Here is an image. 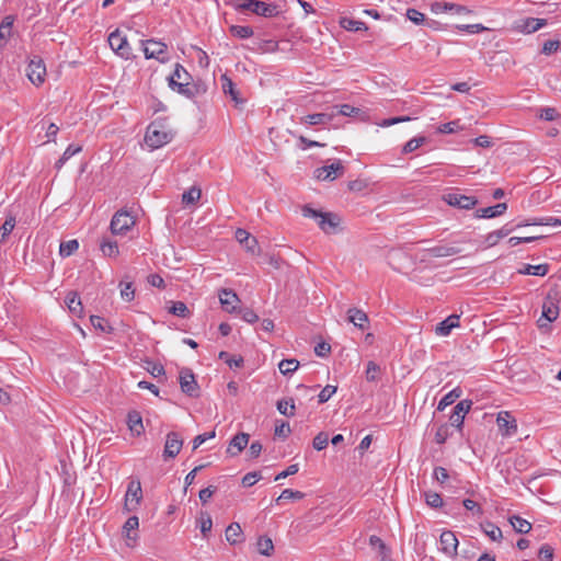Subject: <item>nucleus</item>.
Wrapping results in <instances>:
<instances>
[{
	"mask_svg": "<svg viewBox=\"0 0 561 561\" xmlns=\"http://www.w3.org/2000/svg\"><path fill=\"white\" fill-rule=\"evenodd\" d=\"M107 42L112 50L121 58L125 60L135 58L127 37L123 35L118 28L110 33Z\"/></svg>",
	"mask_w": 561,
	"mask_h": 561,
	"instance_id": "7ed1b4c3",
	"label": "nucleus"
},
{
	"mask_svg": "<svg viewBox=\"0 0 561 561\" xmlns=\"http://www.w3.org/2000/svg\"><path fill=\"white\" fill-rule=\"evenodd\" d=\"M335 107L337 108L336 114H340L343 116L355 117L360 113V110L358 107H355L351 104H342V105H339Z\"/></svg>",
	"mask_w": 561,
	"mask_h": 561,
	"instance_id": "13d9d810",
	"label": "nucleus"
},
{
	"mask_svg": "<svg viewBox=\"0 0 561 561\" xmlns=\"http://www.w3.org/2000/svg\"><path fill=\"white\" fill-rule=\"evenodd\" d=\"M548 272H549L548 264H538V265L525 264L524 267L519 270L520 274L535 275V276H545V275H547Z\"/></svg>",
	"mask_w": 561,
	"mask_h": 561,
	"instance_id": "473e14b6",
	"label": "nucleus"
},
{
	"mask_svg": "<svg viewBox=\"0 0 561 561\" xmlns=\"http://www.w3.org/2000/svg\"><path fill=\"white\" fill-rule=\"evenodd\" d=\"M405 15L411 22H413L416 25L423 24L426 20L425 15L414 8L408 9Z\"/></svg>",
	"mask_w": 561,
	"mask_h": 561,
	"instance_id": "052dcab7",
	"label": "nucleus"
},
{
	"mask_svg": "<svg viewBox=\"0 0 561 561\" xmlns=\"http://www.w3.org/2000/svg\"><path fill=\"white\" fill-rule=\"evenodd\" d=\"M305 494L300 491H294L291 489H285L280 495L276 499V503H279L282 500H301Z\"/></svg>",
	"mask_w": 561,
	"mask_h": 561,
	"instance_id": "e2e57ef3",
	"label": "nucleus"
},
{
	"mask_svg": "<svg viewBox=\"0 0 561 561\" xmlns=\"http://www.w3.org/2000/svg\"><path fill=\"white\" fill-rule=\"evenodd\" d=\"M142 500L141 483L138 479H131L128 482L127 490L125 493L124 510L126 512H133L138 508Z\"/></svg>",
	"mask_w": 561,
	"mask_h": 561,
	"instance_id": "423d86ee",
	"label": "nucleus"
},
{
	"mask_svg": "<svg viewBox=\"0 0 561 561\" xmlns=\"http://www.w3.org/2000/svg\"><path fill=\"white\" fill-rule=\"evenodd\" d=\"M180 387L188 397L197 398L199 396V387L193 371L188 368H183L180 371Z\"/></svg>",
	"mask_w": 561,
	"mask_h": 561,
	"instance_id": "1a4fd4ad",
	"label": "nucleus"
},
{
	"mask_svg": "<svg viewBox=\"0 0 561 561\" xmlns=\"http://www.w3.org/2000/svg\"><path fill=\"white\" fill-rule=\"evenodd\" d=\"M462 127L459 124V121H451L438 126L437 131L440 134H454L458 130H461Z\"/></svg>",
	"mask_w": 561,
	"mask_h": 561,
	"instance_id": "5fc2aeb1",
	"label": "nucleus"
},
{
	"mask_svg": "<svg viewBox=\"0 0 561 561\" xmlns=\"http://www.w3.org/2000/svg\"><path fill=\"white\" fill-rule=\"evenodd\" d=\"M459 316L458 314H450L445 320L439 322L436 327V334L440 336H447L453 329L459 327Z\"/></svg>",
	"mask_w": 561,
	"mask_h": 561,
	"instance_id": "a878e982",
	"label": "nucleus"
},
{
	"mask_svg": "<svg viewBox=\"0 0 561 561\" xmlns=\"http://www.w3.org/2000/svg\"><path fill=\"white\" fill-rule=\"evenodd\" d=\"M443 198L449 206L460 209H472L478 204L477 197L467 196L458 192L447 193Z\"/></svg>",
	"mask_w": 561,
	"mask_h": 561,
	"instance_id": "9d476101",
	"label": "nucleus"
},
{
	"mask_svg": "<svg viewBox=\"0 0 561 561\" xmlns=\"http://www.w3.org/2000/svg\"><path fill=\"white\" fill-rule=\"evenodd\" d=\"M26 76L35 85H41L45 81L46 66L42 58L34 56L30 59L26 68Z\"/></svg>",
	"mask_w": 561,
	"mask_h": 561,
	"instance_id": "6e6552de",
	"label": "nucleus"
},
{
	"mask_svg": "<svg viewBox=\"0 0 561 561\" xmlns=\"http://www.w3.org/2000/svg\"><path fill=\"white\" fill-rule=\"evenodd\" d=\"M347 320L360 330H365L369 322L367 313L357 308L347 310Z\"/></svg>",
	"mask_w": 561,
	"mask_h": 561,
	"instance_id": "b1692460",
	"label": "nucleus"
},
{
	"mask_svg": "<svg viewBox=\"0 0 561 561\" xmlns=\"http://www.w3.org/2000/svg\"><path fill=\"white\" fill-rule=\"evenodd\" d=\"M547 25L546 19L527 18L519 22L517 30L525 34H531Z\"/></svg>",
	"mask_w": 561,
	"mask_h": 561,
	"instance_id": "a211bd4d",
	"label": "nucleus"
},
{
	"mask_svg": "<svg viewBox=\"0 0 561 561\" xmlns=\"http://www.w3.org/2000/svg\"><path fill=\"white\" fill-rule=\"evenodd\" d=\"M538 557L542 561L553 560V548L550 545H542L538 551Z\"/></svg>",
	"mask_w": 561,
	"mask_h": 561,
	"instance_id": "774afa93",
	"label": "nucleus"
},
{
	"mask_svg": "<svg viewBox=\"0 0 561 561\" xmlns=\"http://www.w3.org/2000/svg\"><path fill=\"white\" fill-rule=\"evenodd\" d=\"M425 502L428 506L432 508H438L443 505V499L442 496L436 492H425Z\"/></svg>",
	"mask_w": 561,
	"mask_h": 561,
	"instance_id": "6e6d98bb",
	"label": "nucleus"
},
{
	"mask_svg": "<svg viewBox=\"0 0 561 561\" xmlns=\"http://www.w3.org/2000/svg\"><path fill=\"white\" fill-rule=\"evenodd\" d=\"M169 311L180 318H187L190 316V310L187 306L183 301H175L172 304V307Z\"/></svg>",
	"mask_w": 561,
	"mask_h": 561,
	"instance_id": "603ef678",
	"label": "nucleus"
},
{
	"mask_svg": "<svg viewBox=\"0 0 561 561\" xmlns=\"http://www.w3.org/2000/svg\"><path fill=\"white\" fill-rule=\"evenodd\" d=\"M442 550L448 556L457 554L458 539L451 530H445L440 535Z\"/></svg>",
	"mask_w": 561,
	"mask_h": 561,
	"instance_id": "dca6fc26",
	"label": "nucleus"
},
{
	"mask_svg": "<svg viewBox=\"0 0 561 561\" xmlns=\"http://www.w3.org/2000/svg\"><path fill=\"white\" fill-rule=\"evenodd\" d=\"M340 25L344 30L352 31V32H358V31H366L367 30V25H366L365 22L357 21V20H354V19H351V18H342L340 20Z\"/></svg>",
	"mask_w": 561,
	"mask_h": 561,
	"instance_id": "72a5a7b5",
	"label": "nucleus"
},
{
	"mask_svg": "<svg viewBox=\"0 0 561 561\" xmlns=\"http://www.w3.org/2000/svg\"><path fill=\"white\" fill-rule=\"evenodd\" d=\"M15 227V217L9 215L0 227V244L3 243Z\"/></svg>",
	"mask_w": 561,
	"mask_h": 561,
	"instance_id": "58836bf2",
	"label": "nucleus"
},
{
	"mask_svg": "<svg viewBox=\"0 0 561 561\" xmlns=\"http://www.w3.org/2000/svg\"><path fill=\"white\" fill-rule=\"evenodd\" d=\"M183 446V439L176 432H170L167 434L165 444L163 449V458H175L181 451Z\"/></svg>",
	"mask_w": 561,
	"mask_h": 561,
	"instance_id": "f8f14e48",
	"label": "nucleus"
},
{
	"mask_svg": "<svg viewBox=\"0 0 561 561\" xmlns=\"http://www.w3.org/2000/svg\"><path fill=\"white\" fill-rule=\"evenodd\" d=\"M302 215L317 220L319 228L327 234H334L339 231L341 217L337 214L317 210L306 205L302 207Z\"/></svg>",
	"mask_w": 561,
	"mask_h": 561,
	"instance_id": "f03ea898",
	"label": "nucleus"
},
{
	"mask_svg": "<svg viewBox=\"0 0 561 561\" xmlns=\"http://www.w3.org/2000/svg\"><path fill=\"white\" fill-rule=\"evenodd\" d=\"M462 505L465 506V508H466L467 511L472 512V514H474V515L480 516V515H482V514H483V510H482L481 505H480V504H478V503H477L476 501H473V500L466 499V500H463V501H462Z\"/></svg>",
	"mask_w": 561,
	"mask_h": 561,
	"instance_id": "338daca9",
	"label": "nucleus"
},
{
	"mask_svg": "<svg viewBox=\"0 0 561 561\" xmlns=\"http://www.w3.org/2000/svg\"><path fill=\"white\" fill-rule=\"evenodd\" d=\"M128 427L136 435H140L144 432L142 420L138 412L133 411L128 413Z\"/></svg>",
	"mask_w": 561,
	"mask_h": 561,
	"instance_id": "e433bc0d",
	"label": "nucleus"
},
{
	"mask_svg": "<svg viewBox=\"0 0 561 561\" xmlns=\"http://www.w3.org/2000/svg\"><path fill=\"white\" fill-rule=\"evenodd\" d=\"M207 90H208V85L202 80H197V81L193 82L192 84L188 81H186V82L182 83L181 85H179L178 93H180L188 99H194L195 96L206 94Z\"/></svg>",
	"mask_w": 561,
	"mask_h": 561,
	"instance_id": "ddd939ff",
	"label": "nucleus"
},
{
	"mask_svg": "<svg viewBox=\"0 0 561 561\" xmlns=\"http://www.w3.org/2000/svg\"><path fill=\"white\" fill-rule=\"evenodd\" d=\"M139 526V519L137 516H130L123 526V531L127 540H135L136 536H131L130 533L136 530Z\"/></svg>",
	"mask_w": 561,
	"mask_h": 561,
	"instance_id": "79ce46f5",
	"label": "nucleus"
},
{
	"mask_svg": "<svg viewBox=\"0 0 561 561\" xmlns=\"http://www.w3.org/2000/svg\"><path fill=\"white\" fill-rule=\"evenodd\" d=\"M252 13L264 16V18H274L278 15L279 10L278 7L274 3H267L259 0H254Z\"/></svg>",
	"mask_w": 561,
	"mask_h": 561,
	"instance_id": "6ab92c4d",
	"label": "nucleus"
},
{
	"mask_svg": "<svg viewBox=\"0 0 561 561\" xmlns=\"http://www.w3.org/2000/svg\"><path fill=\"white\" fill-rule=\"evenodd\" d=\"M91 324L102 332L111 333L113 328L106 322V320L100 316L90 317Z\"/></svg>",
	"mask_w": 561,
	"mask_h": 561,
	"instance_id": "8fccbe9b",
	"label": "nucleus"
},
{
	"mask_svg": "<svg viewBox=\"0 0 561 561\" xmlns=\"http://www.w3.org/2000/svg\"><path fill=\"white\" fill-rule=\"evenodd\" d=\"M541 317L538 320L539 328H545L549 323L556 321L559 317V301L556 296L548 294L545 298L542 306Z\"/></svg>",
	"mask_w": 561,
	"mask_h": 561,
	"instance_id": "39448f33",
	"label": "nucleus"
},
{
	"mask_svg": "<svg viewBox=\"0 0 561 561\" xmlns=\"http://www.w3.org/2000/svg\"><path fill=\"white\" fill-rule=\"evenodd\" d=\"M329 443V436L324 432H320L316 435V437L312 440V446L316 450H322L328 446Z\"/></svg>",
	"mask_w": 561,
	"mask_h": 561,
	"instance_id": "bf43d9fd",
	"label": "nucleus"
},
{
	"mask_svg": "<svg viewBox=\"0 0 561 561\" xmlns=\"http://www.w3.org/2000/svg\"><path fill=\"white\" fill-rule=\"evenodd\" d=\"M426 141V138L423 136L414 137L410 139L402 149V153L407 154L410 152L415 151L417 148H420L424 142Z\"/></svg>",
	"mask_w": 561,
	"mask_h": 561,
	"instance_id": "3c124183",
	"label": "nucleus"
},
{
	"mask_svg": "<svg viewBox=\"0 0 561 561\" xmlns=\"http://www.w3.org/2000/svg\"><path fill=\"white\" fill-rule=\"evenodd\" d=\"M461 249L449 244H439L426 250L427 257H447L459 254Z\"/></svg>",
	"mask_w": 561,
	"mask_h": 561,
	"instance_id": "f3484780",
	"label": "nucleus"
},
{
	"mask_svg": "<svg viewBox=\"0 0 561 561\" xmlns=\"http://www.w3.org/2000/svg\"><path fill=\"white\" fill-rule=\"evenodd\" d=\"M335 113H314L306 115L301 118V123L306 125H327L334 118Z\"/></svg>",
	"mask_w": 561,
	"mask_h": 561,
	"instance_id": "393cba45",
	"label": "nucleus"
},
{
	"mask_svg": "<svg viewBox=\"0 0 561 561\" xmlns=\"http://www.w3.org/2000/svg\"><path fill=\"white\" fill-rule=\"evenodd\" d=\"M215 436H216L215 431L206 432V433L195 436L194 439L192 440V445H193L192 449L196 450L202 444H204L208 439L214 438Z\"/></svg>",
	"mask_w": 561,
	"mask_h": 561,
	"instance_id": "680f3d73",
	"label": "nucleus"
},
{
	"mask_svg": "<svg viewBox=\"0 0 561 561\" xmlns=\"http://www.w3.org/2000/svg\"><path fill=\"white\" fill-rule=\"evenodd\" d=\"M172 138L173 134L168 128V118L158 117L148 125L145 135V142L151 149H158L169 144Z\"/></svg>",
	"mask_w": 561,
	"mask_h": 561,
	"instance_id": "f257e3e1",
	"label": "nucleus"
},
{
	"mask_svg": "<svg viewBox=\"0 0 561 561\" xmlns=\"http://www.w3.org/2000/svg\"><path fill=\"white\" fill-rule=\"evenodd\" d=\"M236 239L241 244H244V247H245V249L248 251H250L252 253L255 252V249L257 248V241L247 230H244V229H237V231H236Z\"/></svg>",
	"mask_w": 561,
	"mask_h": 561,
	"instance_id": "c756f323",
	"label": "nucleus"
},
{
	"mask_svg": "<svg viewBox=\"0 0 561 561\" xmlns=\"http://www.w3.org/2000/svg\"><path fill=\"white\" fill-rule=\"evenodd\" d=\"M221 89L226 95H229L236 105L243 104V100L239 96V91L233 81L225 73L220 77Z\"/></svg>",
	"mask_w": 561,
	"mask_h": 561,
	"instance_id": "412c9836",
	"label": "nucleus"
},
{
	"mask_svg": "<svg viewBox=\"0 0 561 561\" xmlns=\"http://www.w3.org/2000/svg\"><path fill=\"white\" fill-rule=\"evenodd\" d=\"M510 523L512 524L515 531L519 534H528L531 530V524L522 518L520 516L514 515L510 518Z\"/></svg>",
	"mask_w": 561,
	"mask_h": 561,
	"instance_id": "4c0bfd02",
	"label": "nucleus"
},
{
	"mask_svg": "<svg viewBox=\"0 0 561 561\" xmlns=\"http://www.w3.org/2000/svg\"><path fill=\"white\" fill-rule=\"evenodd\" d=\"M462 391L460 388H455L446 393L438 402L437 410L444 411L448 405L453 404L460 396Z\"/></svg>",
	"mask_w": 561,
	"mask_h": 561,
	"instance_id": "c9c22d12",
	"label": "nucleus"
},
{
	"mask_svg": "<svg viewBox=\"0 0 561 561\" xmlns=\"http://www.w3.org/2000/svg\"><path fill=\"white\" fill-rule=\"evenodd\" d=\"M471 405H472L471 400H461L454 407L453 413L449 417L453 426L461 430V427L463 425L465 416L470 411Z\"/></svg>",
	"mask_w": 561,
	"mask_h": 561,
	"instance_id": "4468645a",
	"label": "nucleus"
},
{
	"mask_svg": "<svg viewBox=\"0 0 561 561\" xmlns=\"http://www.w3.org/2000/svg\"><path fill=\"white\" fill-rule=\"evenodd\" d=\"M119 288H121V297L123 300L129 302L131 300H134L135 298V288L133 286V283H124V282H121L119 283Z\"/></svg>",
	"mask_w": 561,
	"mask_h": 561,
	"instance_id": "de8ad7c7",
	"label": "nucleus"
},
{
	"mask_svg": "<svg viewBox=\"0 0 561 561\" xmlns=\"http://www.w3.org/2000/svg\"><path fill=\"white\" fill-rule=\"evenodd\" d=\"M14 20L15 18L13 15H7L0 23V49L5 46L8 39L11 37Z\"/></svg>",
	"mask_w": 561,
	"mask_h": 561,
	"instance_id": "cd10ccee",
	"label": "nucleus"
},
{
	"mask_svg": "<svg viewBox=\"0 0 561 561\" xmlns=\"http://www.w3.org/2000/svg\"><path fill=\"white\" fill-rule=\"evenodd\" d=\"M344 167L341 164L340 161L332 163L330 165H324L322 168H318L316 170V176L319 180L327 181V180H334L335 176L333 174L340 173L343 174Z\"/></svg>",
	"mask_w": 561,
	"mask_h": 561,
	"instance_id": "4be33fe9",
	"label": "nucleus"
},
{
	"mask_svg": "<svg viewBox=\"0 0 561 561\" xmlns=\"http://www.w3.org/2000/svg\"><path fill=\"white\" fill-rule=\"evenodd\" d=\"M336 389L335 386L327 385L318 396L319 403H325L336 392Z\"/></svg>",
	"mask_w": 561,
	"mask_h": 561,
	"instance_id": "69168bd1",
	"label": "nucleus"
},
{
	"mask_svg": "<svg viewBox=\"0 0 561 561\" xmlns=\"http://www.w3.org/2000/svg\"><path fill=\"white\" fill-rule=\"evenodd\" d=\"M277 410L285 416H293L295 413V403L293 399H282L277 401Z\"/></svg>",
	"mask_w": 561,
	"mask_h": 561,
	"instance_id": "a19ab883",
	"label": "nucleus"
},
{
	"mask_svg": "<svg viewBox=\"0 0 561 561\" xmlns=\"http://www.w3.org/2000/svg\"><path fill=\"white\" fill-rule=\"evenodd\" d=\"M65 302L72 314L81 317L83 307L81 299L76 291H69L65 298Z\"/></svg>",
	"mask_w": 561,
	"mask_h": 561,
	"instance_id": "c85d7f7f",
	"label": "nucleus"
},
{
	"mask_svg": "<svg viewBox=\"0 0 561 561\" xmlns=\"http://www.w3.org/2000/svg\"><path fill=\"white\" fill-rule=\"evenodd\" d=\"M496 424L502 436H513L517 432L515 417L507 411H501L496 417Z\"/></svg>",
	"mask_w": 561,
	"mask_h": 561,
	"instance_id": "9b49d317",
	"label": "nucleus"
},
{
	"mask_svg": "<svg viewBox=\"0 0 561 561\" xmlns=\"http://www.w3.org/2000/svg\"><path fill=\"white\" fill-rule=\"evenodd\" d=\"M219 300H220L222 308L227 312H230V313L236 311L237 304L240 301L239 297L237 296V294L234 291H232L231 289H226V288L220 290Z\"/></svg>",
	"mask_w": 561,
	"mask_h": 561,
	"instance_id": "aec40b11",
	"label": "nucleus"
},
{
	"mask_svg": "<svg viewBox=\"0 0 561 561\" xmlns=\"http://www.w3.org/2000/svg\"><path fill=\"white\" fill-rule=\"evenodd\" d=\"M380 371V367L373 360L367 363L366 368V379L368 381H375L377 380L378 373Z\"/></svg>",
	"mask_w": 561,
	"mask_h": 561,
	"instance_id": "0e129e2a",
	"label": "nucleus"
},
{
	"mask_svg": "<svg viewBox=\"0 0 561 561\" xmlns=\"http://www.w3.org/2000/svg\"><path fill=\"white\" fill-rule=\"evenodd\" d=\"M226 539L231 545H236L242 541V529L238 523H231L226 528Z\"/></svg>",
	"mask_w": 561,
	"mask_h": 561,
	"instance_id": "2f4dec72",
	"label": "nucleus"
},
{
	"mask_svg": "<svg viewBox=\"0 0 561 561\" xmlns=\"http://www.w3.org/2000/svg\"><path fill=\"white\" fill-rule=\"evenodd\" d=\"M507 209L506 203H499L494 206L480 208L476 211L477 218H494L503 215Z\"/></svg>",
	"mask_w": 561,
	"mask_h": 561,
	"instance_id": "bb28decb",
	"label": "nucleus"
},
{
	"mask_svg": "<svg viewBox=\"0 0 561 561\" xmlns=\"http://www.w3.org/2000/svg\"><path fill=\"white\" fill-rule=\"evenodd\" d=\"M100 250L103 255L108 257H116L119 253L117 242L106 238H104L100 243Z\"/></svg>",
	"mask_w": 561,
	"mask_h": 561,
	"instance_id": "f704fd0d",
	"label": "nucleus"
},
{
	"mask_svg": "<svg viewBox=\"0 0 561 561\" xmlns=\"http://www.w3.org/2000/svg\"><path fill=\"white\" fill-rule=\"evenodd\" d=\"M79 248V242L77 240H69L66 242H61L59 247V254L62 257H68L73 254Z\"/></svg>",
	"mask_w": 561,
	"mask_h": 561,
	"instance_id": "37998d69",
	"label": "nucleus"
},
{
	"mask_svg": "<svg viewBox=\"0 0 561 561\" xmlns=\"http://www.w3.org/2000/svg\"><path fill=\"white\" fill-rule=\"evenodd\" d=\"M190 79L191 75L187 72V70L181 64H175L173 72L168 78V83L172 90L178 92L179 85L188 81Z\"/></svg>",
	"mask_w": 561,
	"mask_h": 561,
	"instance_id": "2eb2a0df",
	"label": "nucleus"
},
{
	"mask_svg": "<svg viewBox=\"0 0 561 561\" xmlns=\"http://www.w3.org/2000/svg\"><path fill=\"white\" fill-rule=\"evenodd\" d=\"M201 190L193 186L188 191L183 193L182 203L185 205L194 204L201 198Z\"/></svg>",
	"mask_w": 561,
	"mask_h": 561,
	"instance_id": "49530a36",
	"label": "nucleus"
},
{
	"mask_svg": "<svg viewBox=\"0 0 561 561\" xmlns=\"http://www.w3.org/2000/svg\"><path fill=\"white\" fill-rule=\"evenodd\" d=\"M145 364L146 370L154 378L165 376V369L161 364L154 363L152 360H146Z\"/></svg>",
	"mask_w": 561,
	"mask_h": 561,
	"instance_id": "a18cd8bd",
	"label": "nucleus"
},
{
	"mask_svg": "<svg viewBox=\"0 0 561 561\" xmlns=\"http://www.w3.org/2000/svg\"><path fill=\"white\" fill-rule=\"evenodd\" d=\"M531 225L559 227V226H561V219L557 218V217L535 218L531 220Z\"/></svg>",
	"mask_w": 561,
	"mask_h": 561,
	"instance_id": "4d7b16f0",
	"label": "nucleus"
},
{
	"mask_svg": "<svg viewBox=\"0 0 561 561\" xmlns=\"http://www.w3.org/2000/svg\"><path fill=\"white\" fill-rule=\"evenodd\" d=\"M483 530L485 535L493 541H499L500 539H502L501 528L492 523H486L483 527Z\"/></svg>",
	"mask_w": 561,
	"mask_h": 561,
	"instance_id": "864d4df0",
	"label": "nucleus"
},
{
	"mask_svg": "<svg viewBox=\"0 0 561 561\" xmlns=\"http://www.w3.org/2000/svg\"><path fill=\"white\" fill-rule=\"evenodd\" d=\"M142 45V51L146 59H157L160 62L167 61V58L164 57L167 53V45L160 41L157 39H142L140 41Z\"/></svg>",
	"mask_w": 561,
	"mask_h": 561,
	"instance_id": "0eeeda50",
	"label": "nucleus"
},
{
	"mask_svg": "<svg viewBox=\"0 0 561 561\" xmlns=\"http://www.w3.org/2000/svg\"><path fill=\"white\" fill-rule=\"evenodd\" d=\"M249 438L250 436L247 433H239L234 435L229 443L227 453L231 456H237L247 447Z\"/></svg>",
	"mask_w": 561,
	"mask_h": 561,
	"instance_id": "5701e85b",
	"label": "nucleus"
},
{
	"mask_svg": "<svg viewBox=\"0 0 561 561\" xmlns=\"http://www.w3.org/2000/svg\"><path fill=\"white\" fill-rule=\"evenodd\" d=\"M257 550L263 556H271L274 550L273 541L270 537L262 536L257 540Z\"/></svg>",
	"mask_w": 561,
	"mask_h": 561,
	"instance_id": "ea45409f",
	"label": "nucleus"
},
{
	"mask_svg": "<svg viewBox=\"0 0 561 561\" xmlns=\"http://www.w3.org/2000/svg\"><path fill=\"white\" fill-rule=\"evenodd\" d=\"M136 224V219L129 211L121 209L112 217L110 229L115 236H125Z\"/></svg>",
	"mask_w": 561,
	"mask_h": 561,
	"instance_id": "20e7f679",
	"label": "nucleus"
},
{
	"mask_svg": "<svg viewBox=\"0 0 561 561\" xmlns=\"http://www.w3.org/2000/svg\"><path fill=\"white\" fill-rule=\"evenodd\" d=\"M299 362L297 359H283L278 364V368L283 375H288L297 370Z\"/></svg>",
	"mask_w": 561,
	"mask_h": 561,
	"instance_id": "09e8293b",
	"label": "nucleus"
},
{
	"mask_svg": "<svg viewBox=\"0 0 561 561\" xmlns=\"http://www.w3.org/2000/svg\"><path fill=\"white\" fill-rule=\"evenodd\" d=\"M230 33L238 38H249L253 35V28L248 25H232Z\"/></svg>",
	"mask_w": 561,
	"mask_h": 561,
	"instance_id": "c03bdc74",
	"label": "nucleus"
},
{
	"mask_svg": "<svg viewBox=\"0 0 561 561\" xmlns=\"http://www.w3.org/2000/svg\"><path fill=\"white\" fill-rule=\"evenodd\" d=\"M513 230V227H508V225H505L501 229L488 233V236L485 237V242L488 243V247H493L497 244V242L501 239L507 237Z\"/></svg>",
	"mask_w": 561,
	"mask_h": 561,
	"instance_id": "7c9ffc66",
	"label": "nucleus"
}]
</instances>
